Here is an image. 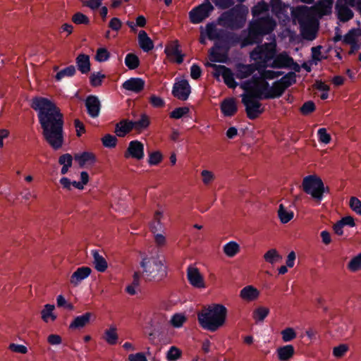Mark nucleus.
Here are the masks:
<instances>
[{
  "label": "nucleus",
  "mask_w": 361,
  "mask_h": 361,
  "mask_svg": "<svg viewBox=\"0 0 361 361\" xmlns=\"http://www.w3.org/2000/svg\"><path fill=\"white\" fill-rule=\"evenodd\" d=\"M73 157L70 154H64L59 159V163L62 165L61 173L64 175L68 173L72 166Z\"/></svg>",
  "instance_id": "obj_41"
},
{
  "label": "nucleus",
  "mask_w": 361,
  "mask_h": 361,
  "mask_svg": "<svg viewBox=\"0 0 361 361\" xmlns=\"http://www.w3.org/2000/svg\"><path fill=\"white\" fill-rule=\"evenodd\" d=\"M313 13L311 8L299 6L291 8L292 20L294 24L300 25L301 34L309 39H313L314 35L310 32L313 25Z\"/></svg>",
  "instance_id": "obj_5"
},
{
  "label": "nucleus",
  "mask_w": 361,
  "mask_h": 361,
  "mask_svg": "<svg viewBox=\"0 0 361 361\" xmlns=\"http://www.w3.org/2000/svg\"><path fill=\"white\" fill-rule=\"evenodd\" d=\"M243 90L245 93L242 95V102L245 106L247 116L250 119H255L263 112L259 99L264 98L258 97L252 89Z\"/></svg>",
  "instance_id": "obj_10"
},
{
  "label": "nucleus",
  "mask_w": 361,
  "mask_h": 361,
  "mask_svg": "<svg viewBox=\"0 0 361 361\" xmlns=\"http://www.w3.org/2000/svg\"><path fill=\"white\" fill-rule=\"evenodd\" d=\"M348 269L351 272L361 270V252L353 257L347 264Z\"/></svg>",
  "instance_id": "obj_47"
},
{
  "label": "nucleus",
  "mask_w": 361,
  "mask_h": 361,
  "mask_svg": "<svg viewBox=\"0 0 361 361\" xmlns=\"http://www.w3.org/2000/svg\"><path fill=\"white\" fill-rule=\"evenodd\" d=\"M102 339L109 345H114L118 340L117 328L115 325H111L105 329L102 336Z\"/></svg>",
  "instance_id": "obj_32"
},
{
  "label": "nucleus",
  "mask_w": 361,
  "mask_h": 361,
  "mask_svg": "<svg viewBox=\"0 0 361 361\" xmlns=\"http://www.w3.org/2000/svg\"><path fill=\"white\" fill-rule=\"evenodd\" d=\"M361 37L357 29L353 28L350 30L343 37V41L346 44L355 43L357 41V38Z\"/></svg>",
  "instance_id": "obj_55"
},
{
  "label": "nucleus",
  "mask_w": 361,
  "mask_h": 361,
  "mask_svg": "<svg viewBox=\"0 0 361 361\" xmlns=\"http://www.w3.org/2000/svg\"><path fill=\"white\" fill-rule=\"evenodd\" d=\"M190 92L191 87L187 80L182 79L174 83L172 94L178 99L185 101L188 99Z\"/></svg>",
  "instance_id": "obj_19"
},
{
  "label": "nucleus",
  "mask_w": 361,
  "mask_h": 361,
  "mask_svg": "<svg viewBox=\"0 0 361 361\" xmlns=\"http://www.w3.org/2000/svg\"><path fill=\"white\" fill-rule=\"evenodd\" d=\"M72 20L75 24H85L87 25L89 23L90 20L87 16L82 13H76L72 17Z\"/></svg>",
  "instance_id": "obj_64"
},
{
  "label": "nucleus",
  "mask_w": 361,
  "mask_h": 361,
  "mask_svg": "<svg viewBox=\"0 0 361 361\" xmlns=\"http://www.w3.org/2000/svg\"><path fill=\"white\" fill-rule=\"evenodd\" d=\"M295 74L288 73L283 76L280 80L273 82L269 87L268 82H262L259 85V89L256 94L259 97L264 99H274L280 97L285 90L295 82Z\"/></svg>",
  "instance_id": "obj_4"
},
{
  "label": "nucleus",
  "mask_w": 361,
  "mask_h": 361,
  "mask_svg": "<svg viewBox=\"0 0 361 361\" xmlns=\"http://www.w3.org/2000/svg\"><path fill=\"white\" fill-rule=\"evenodd\" d=\"M140 286V276L137 273H135L133 275V282L128 285L126 291L130 295H134L137 293V288Z\"/></svg>",
  "instance_id": "obj_51"
},
{
  "label": "nucleus",
  "mask_w": 361,
  "mask_h": 361,
  "mask_svg": "<svg viewBox=\"0 0 361 361\" xmlns=\"http://www.w3.org/2000/svg\"><path fill=\"white\" fill-rule=\"evenodd\" d=\"M75 63L78 67V69L82 73L85 74L90 72V56L87 54H79L76 59Z\"/></svg>",
  "instance_id": "obj_35"
},
{
  "label": "nucleus",
  "mask_w": 361,
  "mask_h": 361,
  "mask_svg": "<svg viewBox=\"0 0 361 361\" xmlns=\"http://www.w3.org/2000/svg\"><path fill=\"white\" fill-rule=\"evenodd\" d=\"M259 295V290L251 285L245 286L240 291V298L246 302H252L257 300Z\"/></svg>",
  "instance_id": "obj_26"
},
{
  "label": "nucleus",
  "mask_w": 361,
  "mask_h": 361,
  "mask_svg": "<svg viewBox=\"0 0 361 361\" xmlns=\"http://www.w3.org/2000/svg\"><path fill=\"white\" fill-rule=\"evenodd\" d=\"M267 68H258V74H255L250 80L243 82L240 87L242 89H252L256 93L259 91V85L264 82H267V80H274L281 75L279 71L267 70Z\"/></svg>",
  "instance_id": "obj_9"
},
{
  "label": "nucleus",
  "mask_w": 361,
  "mask_h": 361,
  "mask_svg": "<svg viewBox=\"0 0 361 361\" xmlns=\"http://www.w3.org/2000/svg\"><path fill=\"white\" fill-rule=\"evenodd\" d=\"M138 43L140 48L146 52L151 51L154 48L152 40L148 37L145 30L140 31L138 34Z\"/></svg>",
  "instance_id": "obj_36"
},
{
  "label": "nucleus",
  "mask_w": 361,
  "mask_h": 361,
  "mask_svg": "<svg viewBox=\"0 0 361 361\" xmlns=\"http://www.w3.org/2000/svg\"><path fill=\"white\" fill-rule=\"evenodd\" d=\"M301 187L302 190L318 204L322 201L324 194L329 192V188L324 185L322 178L316 174L305 176Z\"/></svg>",
  "instance_id": "obj_6"
},
{
  "label": "nucleus",
  "mask_w": 361,
  "mask_h": 361,
  "mask_svg": "<svg viewBox=\"0 0 361 361\" xmlns=\"http://www.w3.org/2000/svg\"><path fill=\"white\" fill-rule=\"evenodd\" d=\"M187 279L193 288L205 289L207 288L204 275L200 270L194 265H190L186 270Z\"/></svg>",
  "instance_id": "obj_13"
},
{
  "label": "nucleus",
  "mask_w": 361,
  "mask_h": 361,
  "mask_svg": "<svg viewBox=\"0 0 361 361\" xmlns=\"http://www.w3.org/2000/svg\"><path fill=\"white\" fill-rule=\"evenodd\" d=\"M282 340L283 342H289L296 338V332L293 328H286L281 331Z\"/></svg>",
  "instance_id": "obj_59"
},
{
  "label": "nucleus",
  "mask_w": 361,
  "mask_h": 361,
  "mask_svg": "<svg viewBox=\"0 0 361 361\" xmlns=\"http://www.w3.org/2000/svg\"><path fill=\"white\" fill-rule=\"evenodd\" d=\"M317 135L319 142L322 144L327 145L331 140V135L328 133L325 128H319L317 131Z\"/></svg>",
  "instance_id": "obj_58"
},
{
  "label": "nucleus",
  "mask_w": 361,
  "mask_h": 361,
  "mask_svg": "<svg viewBox=\"0 0 361 361\" xmlns=\"http://www.w3.org/2000/svg\"><path fill=\"white\" fill-rule=\"evenodd\" d=\"M203 30L205 32L207 38L211 40L224 39V30L218 29L216 25L213 23L207 24L204 30Z\"/></svg>",
  "instance_id": "obj_31"
},
{
  "label": "nucleus",
  "mask_w": 361,
  "mask_h": 361,
  "mask_svg": "<svg viewBox=\"0 0 361 361\" xmlns=\"http://www.w3.org/2000/svg\"><path fill=\"white\" fill-rule=\"evenodd\" d=\"M293 65H296L294 63L293 59L287 52L283 51L279 54H275L269 67L273 68H291Z\"/></svg>",
  "instance_id": "obj_20"
},
{
  "label": "nucleus",
  "mask_w": 361,
  "mask_h": 361,
  "mask_svg": "<svg viewBox=\"0 0 361 361\" xmlns=\"http://www.w3.org/2000/svg\"><path fill=\"white\" fill-rule=\"evenodd\" d=\"M92 255L95 269L99 272H104L108 267L106 259L95 250H92Z\"/></svg>",
  "instance_id": "obj_37"
},
{
  "label": "nucleus",
  "mask_w": 361,
  "mask_h": 361,
  "mask_svg": "<svg viewBox=\"0 0 361 361\" xmlns=\"http://www.w3.org/2000/svg\"><path fill=\"white\" fill-rule=\"evenodd\" d=\"M214 10V7L209 0L193 8L189 12V18L192 23L198 24L208 18Z\"/></svg>",
  "instance_id": "obj_12"
},
{
  "label": "nucleus",
  "mask_w": 361,
  "mask_h": 361,
  "mask_svg": "<svg viewBox=\"0 0 361 361\" xmlns=\"http://www.w3.org/2000/svg\"><path fill=\"white\" fill-rule=\"evenodd\" d=\"M210 66L214 68L213 75L216 78L219 79L221 76L226 85L230 88H235L237 86L231 69L222 65L211 64Z\"/></svg>",
  "instance_id": "obj_14"
},
{
  "label": "nucleus",
  "mask_w": 361,
  "mask_h": 361,
  "mask_svg": "<svg viewBox=\"0 0 361 361\" xmlns=\"http://www.w3.org/2000/svg\"><path fill=\"white\" fill-rule=\"evenodd\" d=\"M145 85V82L142 78H130L123 83L122 87L126 90L139 93L144 89Z\"/></svg>",
  "instance_id": "obj_24"
},
{
  "label": "nucleus",
  "mask_w": 361,
  "mask_h": 361,
  "mask_svg": "<svg viewBox=\"0 0 361 361\" xmlns=\"http://www.w3.org/2000/svg\"><path fill=\"white\" fill-rule=\"evenodd\" d=\"M227 314L228 310L224 305L212 303L197 313V320L203 329L214 332L225 325Z\"/></svg>",
  "instance_id": "obj_2"
},
{
  "label": "nucleus",
  "mask_w": 361,
  "mask_h": 361,
  "mask_svg": "<svg viewBox=\"0 0 361 361\" xmlns=\"http://www.w3.org/2000/svg\"><path fill=\"white\" fill-rule=\"evenodd\" d=\"M110 58V53L107 49L104 47L99 48L94 56V59L98 62H105Z\"/></svg>",
  "instance_id": "obj_56"
},
{
  "label": "nucleus",
  "mask_w": 361,
  "mask_h": 361,
  "mask_svg": "<svg viewBox=\"0 0 361 361\" xmlns=\"http://www.w3.org/2000/svg\"><path fill=\"white\" fill-rule=\"evenodd\" d=\"M42 320L47 324L53 323L57 319V314L55 312V306L51 304L44 305L40 312Z\"/></svg>",
  "instance_id": "obj_29"
},
{
  "label": "nucleus",
  "mask_w": 361,
  "mask_h": 361,
  "mask_svg": "<svg viewBox=\"0 0 361 361\" xmlns=\"http://www.w3.org/2000/svg\"><path fill=\"white\" fill-rule=\"evenodd\" d=\"M187 321V317L183 313H176L174 314L171 319L170 324L174 328H180Z\"/></svg>",
  "instance_id": "obj_48"
},
{
  "label": "nucleus",
  "mask_w": 361,
  "mask_h": 361,
  "mask_svg": "<svg viewBox=\"0 0 361 361\" xmlns=\"http://www.w3.org/2000/svg\"><path fill=\"white\" fill-rule=\"evenodd\" d=\"M333 3L334 0H319L310 8L314 16L322 18L331 13Z\"/></svg>",
  "instance_id": "obj_21"
},
{
  "label": "nucleus",
  "mask_w": 361,
  "mask_h": 361,
  "mask_svg": "<svg viewBox=\"0 0 361 361\" xmlns=\"http://www.w3.org/2000/svg\"><path fill=\"white\" fill-rule=\"evenodd\" d=\"M269 11V5L265 2H259L252 8V13L255 18H258Z\"/></svg>",
  "instance_id": "obj_52"
},
{
  "label": "nucleus",
  "mask_w": 361,
  "mask_h": 361,
  "mask_svg": "<svg viewBox=\"0 0 361 361\" xmlns=\"http://www.w3.org/2000/svg\"><path fill=\"white\" fill-rule=\"evenodd\" d=\"M189 109L188 107H178L176 108L170 113V117L175 119H179L188 114Z\"/></svg>",
  "instance_id": "obj_62"
},
{
  "label": "nucleus",
  "mask_w": 361,
  "mask_h": 361,
  "mask_svg": "<svg viewBox=\"0 0 361 361\" xmlns=\"http://www.w3.org/2000/svg\"><path fill=\"white\" fill-rule=\"evenodd\" d=\"M91 273L92 269L88 267H81L78 268L71 276V284L73 287L78 286L83 280L89 277Z\"/></svg>",
  "instance_id": "obj_22"
},
{
  "label": "nucleus",
  "mask_w": 361,
  "mask_h": 361,
  "mask_svg": "<svg viewBox=\"0 0 361 361\" xmlns=\"http://www.w3.org/2000/svg\"><path fill=\"white\" fill-rule=\"evenodd\" d=\"M200 176L203 185L206 186L212 185L216 179L214 173L208 169L202 170L200 172Z\"/></svg>",
  "instance_id": "obj_45"
},
{
  "label": "nucleus",
  "mask_w": 361,
  "mask_h": 361,
  "mask_svg": "<svg viewBox=\"0 0 361 361\" xmlns=\"http://www.w3.org/2000/svg\"><path fill=\"white\" fill-rule=\"evenodd\" d=\"M166 321V314L160 311H154L145 316L142 325L144 328H152L162 325Z\"/></svg>",
  "instance_id": "obj_16"
},
{
  "label": "nucleus",
  "mask_w": 361,
  "mask_h": 361,
  "mask_svg": "<svg viewBox=\"0 0 361 361\" xmlns=\"http://www.w3.org/2000/svg\"><path fill=\"white\" fill-rule=\"evenodd\" d=\"M91 317L92 314L90 312H86L75 317L69 324V329L76 330L84 328L90 323Z\"/></svg>",
  "instance_id": "obj_30"
},
{
  "label": "nucleus",
  "mask_w": 361,
  "mask_h": 361,
  "mask_svg": "<svg viewBox=\"0 0 361 361\" xmlns=\"http://www.w3.org/2000/svg\"><path fill=\"white\" fill-rule=\"evenodd\" d=\"M276 53V44L275 42L264 43L257 46L250 52V58L255 61L258 68L269 67V63L274 59Z\"/></svg>",
  "instance_id": "obj_7"
},
{
  "label": "nucleus",
  "mask_w": 361,
  "mask_h": 361,
  "mask_svg": "<svg viewBox=\"0 0 361 361\" xmlns=\"http://www.w3.org/2000/svg\"><path fill=\"white\" fill-rule=\"evenodd\" d=\"M149 123L150 121L149 116L145 114H143L141 115L139 120L133 121V129L138 131H142L147 128V127L149 126Z\"/></svg>",
  "instance_id": "obj_43"
},
{
  "label": "nucleus",
  "mask_w": 361,
  "mask_h": 361,
  "mask_svg": "<svg viewBox=\"0 0 361 361\" xmlns=\"http://www.w3.org/2000/svg\"><path fill=\"white\" fill-rule=\"evenodd\" d=\"M277 357L280 361H289L295 354V348L292 345H286L276 349Z\"/></svg>",
  "instance_id": "obj_33"
},
{
  "label": "nucleus",
  "mask_w": 361,
  "mask_h": 361,
  "mask_svg": "<svg viewBox=\"0 0 361 361\" xmlns=\"http://www.w3.org/2000/svg\"><path fill=\"white\" fill-rule=\"evenodd\" d=\"M348 350L349 347L347 344H340L333 348L332 353L335 357L341 358L345 355Z\"/></svg>",
  "instance_id": "obj_61"
},
{
  "label": "nucleus",
  "mask_w": 361,
  "mask_h": 361,
  "mask_svg": "<svg viewBox=\"0 0 361 361\" xmlns=\"http://www.w3.org/2000/svg\"><path fill=\"white\" fill-rule=\"evenodd\" d=\"M221 110L225 116H232L237 111V106L233 99H224L221 104Z\"/></svg>",
  "instance_id": "obj_34"
},
{
  "label": "nucleus",
  "mask_w": 361,
  "mask_h": 361,
  "mask_svg": "<svg viewBox=\"0 0 361 361\" xmlns=\"http://www.w3.org/2000/svg\"><path fill=\"white\" fill-rule=\"evenodd\" d=\"M182 351L176 346L169 348L166 353V357L168 361H176L181 357Z\"/></svg>",
  "instance_id": "obj_53"
},
{
  "label": "nucleus",
  "mask_w": 361,
  "mask_h": 361,
  "mask_svg": "<svg viewBox=\"0 0 361 361\" xmlns=\"http://www.w3.org/2000/svg\"><path fill=\"white\" fill-rule=\"evenodd\" d=\"M31 107L37 112L42 134L47 143L58 150L63 145V116L50 99L37 97L32 99Z\"/></svg>",
  "instance_id": "obj_1"
},
{
  "label": "nucleus",
  "mask_w": 361,
  "mask_h": 361,
  "mask_svg": "<svg viewBox=\"0 0 361 361\" xmlns=\"http://www.w3.org/2000/svg\"><path fill=\"white\" fill-rule=\"evenodd\" d=\"M163 155L159 151H154L149 154L148 164L150 166H156L161 162Z\"/></svg>",
  "instance_id": "obj_57"
},
{
  "label": "nucleus",
  "mask_w": 361,
  "mask_h": 361,
  "mask_svg": "<svg viewBox=\"0 0 361 361\" xmlns=\"http://www.w3.org/2000/svg\"><path fill=\"white\" fill-rule=\"evenodd\" d=\"M85 106L87 114L92 118H96L99 116L100 111V102L96 96H89L85 100Z\"/></svg>",
  "instance_id": "obj_25"
},
{
  "label": "nucleus",
  "mask_w": 361,
  "mask_h": 361,
  "mask_svg": "<svg viewBox=\"0 0 361 361\" xmlns=\"http://www.w3.org/2000/svg\"><path fill=\"white\" fill-rule=\"evenodd\" d=\"M240 250V245L235 241H230L223 246V252L228 257H235Z\"/></svg>",
  "instance_id": "obj_40"
},
{
  "label": "nucleus",
  "mask_w": 361,
  "mask_h": 361,
  "mask_svg": "<svg viewBox=\"0 0 361 361\" xmlns=\"http://www.w3.org/2000/svg\"><path fill=\"white\" fill-rule=\"evenodd\" d=\"M349 206L354 212L361 216V201L357 197H350Z\"/></svg>",
  "instance_id": "obj_63"
},
{
  "label": "nucleus",
  "mask_w": 361,
  "mask_h": 361,
  "mask_svg": "<svg viewBox=\"0 0 361 361\" xmlns=\"http://www.w3.org/2000/svg\"><path fill=\"white\" fill-rule=\"evenodd\" d=\"M336 13L338 19L343 23L349 21L354 16L353 11L345 3L339 1L336 4Z\"/></svg>",
  "instance_id": "obj_23"
},
{
  "label": "nucleus",
  "mask_w": 361,
  "mask_h": 361,
  "mask_svg": "<svg viewBox=\"0 0 361 361\" xmlns=\"http://www.w3.org/2000/svg\"><path fill=\"white\" fill-rule=\"evenodd\" d=\"M142 142L137 140H132L129 142L126 150L124 152L126 159H133L137 161L142 160L145 157V149Z\"/></svg>",
  "instance_id": "obj_15"
},
{
  "label": "nucleus",
  "mask_w": 361,
  "mask_h": 361,
  "mask_svg": "<svg viewBox=\"0 0 361 361\" xmlns=\"http://www.w3.org/2000/svg\"><path fill=\"white\" fill-rule=\"evenodd\" d=\"M132 129H133V121L122 120L116 125L115 133L118 137L126 136Z\"/></svg>",
  "instance_id": "obj_38"
},
{
  "label": "nucleus",
  "mask_w": 361,
  "mask_h": 361,
  "mask_svg": "<svg viewBox=\"0 0 361 361\" xmlns=\"http://www.w3.org/2000/svg\"><path fill=\"white\" fill-rule=\"evenodd\" d=\"M140 267L144 277L148 281H160L167 275L164 259L158 254L144 257Z\"/></svg>",
  "instance_id": "obj_3"
},
{
  "label": "nucleus",
  "mask_w": 361,
  "mask_h": 361,
  "mask_svg": "<svg viewBox=\"0 0 361 361\" xmlns=\"http://www.w3.org/2000/svg\"><path fill=\"white\" fill-rule=\"evenodd\" d=\"M102 142L105 147L113 148L117 144V138L114 135L106 134L102 138Z\"/></svg>",
  "instance_id": "obj_60"
},
{
  "label": "nucleus",
  "mask_w": 361,
  "mask_h": 361,
  "mask_svg": "<svg viewBox=\"0 0 361 361\" xmlns=\"http://www.w3.org/2000/svg\"><path fill=\"white\" fill-rule=\"evenodd\" d=\"M125 64L129 69L134 70L140 65L139 58L134 54H128L125 58Z\"/></svg>",
  "instance_id": "obj_49"
},
{
  "label": "nucleus",
  "mask_w": 361,
  "mask_h": 361,
  "mask_svg": "<svg viewBox=\"0 0 361 361\" xmlns=\"http://www.w3.org/2000/svg\"><path fill=\"white\" fill-rule=\"evenodd\" d=\"M271 10L281 23L286 25L289 22L288 11H291V8L288 5L279 0H274L271 4Z\"/></svg>",
  "instance_id": "obj_18"
},
{
  "label": "nucleus",
  "mask_w": 361,
  "mask_h": 361,
  "mask_svg": "<svg viewBox=\"0 0 361 361\" xmlns=\"http://www.w3.org/2000/svg\"><path fill=\"white\" fill-rule=\"evenodd\" d=\"M263 257L265 262L271 264H274L282 259V256L276 249L269 250L264 253Z\"/></svg>",
  "instance_id": "obj_42"
},
{
  "label": "nucleus",
  "mask_w": 361,
  "mask_h": 361,
  "mask_svg": "<svg viewBox=\"0 0 361 361\" xmlns=\"http://www.w3.org/2000/svg\"><path fill=\"white\" fill-rule=\"evenodd\" d=\"M258 67L254 64H239L236 68V77L238 79H245L250 75H255V72L257 71Z\"/></svg>",
  "instance_id": "obj_28"
},
{
  "label": "nucleus",
  "mask_w": 361,
  "mask_h": 361,
  "mask_svg": "<svg viewBox=\"0 0 361 361\" xmlns=\"http://www.w3.org/2000/svg\"><path fill=\"white\" fill-rule=\"evenodd\" d=\"M247 12V9L245 12H243L240 8H233L221 15L218 20L219 23L231 29L241 28L245 23Z\"/></svg>",
  "instance_id": "obj_8"
},
{
  "label": "nucleus",
  "mask_w": 361,
  "mask_h": 361,
  "mask_svg": "<svg viewBox=\"0 0 361 361\" xmlns=\"http://www.w3.org/2000/svg\"><path fill=\"white\" fill-rule=\"evenodd\" d=\"M165 53L169 57L172 58L171 59V60H173L177 63H181L183 61V55L181 54L177 44L166 47Z\"/></svg>",
  "instance_id": "obj_39"
},
{
  "label": "nucleus",
  "mask_w": 361,
  "mask_h": 361,
  "mask_svg": "<svg viewBox=\"0 0 361 361\" xmlns=\"http://www.w3.org/2000/svg\"><path fill=\"white\" fill-rule=\"evenodd\" d=\"M295 204L290 202L281 203L279 205L277 215L280 222L283 224H288L295 216Z\"/></svg>",
  "instance_id": "obj_17"
},
{
  "label": "nucleus",
  "mask_w": 361,
  "mask_h": 361,
  "mask_svg": "<svg viewBox=\"0 0 361 361\" xmlns=\"http://www.w3.org/2000/svg\"><path fill=\"white\" fill-rule=\"evenodd\" d=\"M105 78L106 75L102 72H94L90 75V84L93 87L100 86Z\"/></svg>",
  "instance_id": "obj_54"
},
{
  "label": "nucleus",
  "mask_w": 361,
  "mask_h": 361,
  "mask_svg": "<svg viewBox=\"0 0 361 361\" xmlns=\"http://www.w3.org/2000/svg\"><path fill=\"white\" fill-rule=\"evenodd\" d=\"M74 159L81 168L86 166H92L96 162L95 155L89 152L75 154Z\"/></svg>",
  "instance_id": "obj_27"
},
{
  "label": "nucleus",
  "mask_w": 361,
  "mask_h": 361,
  "mask_svg": "<svg viewBox=\"0 0 361 361\" xmlns=\"http://www.w3.org/2000/svg\"><path fill=\"white\" fill-rule=\"evenodd\" d=\"M162 218L163 213L161 212L157 211L155 212L154 216V221L151 224V230L154 233L164 231V226L161 222Z\"/></svg>",
  "instance_id": "obj_44"
},
{
  "label": "nucleus",
  "mask_w": 361,
  "mask_h": 361,
  "mask_svg": "<svg viewBox=\"0 0 361 361\" xmlns=\"http://www.w3.org/2000/svg\"><path fill=\"white\" fill-rule=\"evenodd\" d=\"M269 313V308L266 307H259L256 308L252 313V317L255 322H262Z\"/></svg>",
  "instance_id": "obj_46"
},
{
  "label": "nucleus",
  "mask_w": 361,
  "mask_h": 361,
  "mask_svg": "<svg viewBox=\"0 0 361 361\" xmlns=\"http://www.w3.org/2000/svg\"><path fill=\"white\" fill-rule=\"evenodd\" d=\"M276 26V21L271 17L259 18L250 23L249 36L269 34Z\"/></svg>",
  "instance_id": "obj_11"
},
{
  "label": "nucleus",
  "mask_w": 361,
  "mask_h": 361,
  "mask_svg": "<svg viewBox=\"0 0 361 361\" xmlns=\"http://www.w3.org/2000/svg\"><path fill=\"white\" fill-rule=\"evenodd\" d=\"M75 73V68L74 66H69L59 72H58L55 76L56 80L59 81L65 77H72Z\"/></svg>",
  "instance_id": "obj_50"
}]
</instances>
